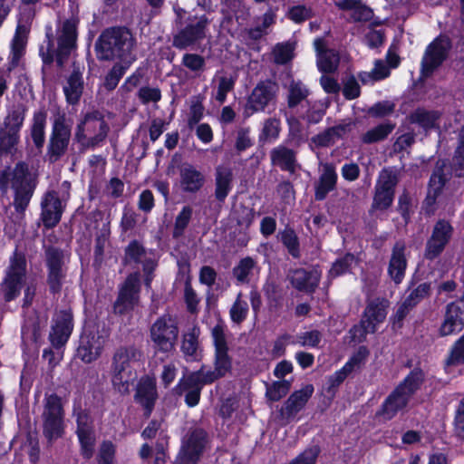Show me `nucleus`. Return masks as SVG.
I'll return each instance as SVG.
<instances>
[{"label":"nucleus","mask_w":464,"mask_h":464,"mask_svg":"<svg viewBox=\"0 0 464 464\" xmlns=\"http://www.w3.org/2000/svg\"><path fill=\"white\" fill-rule=\"evenodd\" d=\"M38 183V176L33 173L25 161H18L14 169L0 170V191L6 193L9 187L14 191L13 206L20 218L29 206Z\"/></svg>","instance_id":"nucleus-1"},{"label":"nucleus","mask_w":464,"mask_h":464,"mask_svg":"<svg viewBox=\"0 0 464 464\" xmlns=\"http://www.w3.org/2000/svg\"><path fill=\"white\" fill-rule=\"evenodd\" d=\"M27 261L25 254L15 248L9 258L8 266L5 269V277L0 285V293L5 302H11L19 296L24 287V306H30L37 290L34 279L26 281Z\"/></svg>","instance_id":"nucleus-2"},{"label":"nucleus","mask_w":464,"mask_h":464,"mask_svg":"<svg viewBox=\"0 0 464 464\" xmlns=\"http://www.w3.org/2000/svg\"><path fill=\"white\" fill-rule=\"evenodd\" d=\"M135 39L126 27H111L104 30L95 44L99 60L119 59L122 63L130 65L135 60L133 53Z\"/></svg>","instance_id":"nucleus-3"},{"label":"nucleus","mask_w":464,"mask_h":464,"mask_svg":"<svg viewBox=\"0 0 464 464\" xmlns=\"http://www.w3.org/2000/svg\"><path fill=\"white\" fill-rule=\"evenodd\" d=\"M78 21L74 18L66 19L61 23L56 30L57 46L52 29L46 33V45L40 48V55L45 64H51L54 60L59 67H63L71 53L76 48Z\"/></svg>","instance_id":"nucleus-4"},{"label":"nucleus","mask_w":464,"mask_h":464,"mask_svg":"<svg viewBox=\"0 0 464 464\" xmlns=\"http://www.w3.org/2000/svg\"><path fill=\"white\" fill-rule=\"evenodd\" d=\"M143 353L134 344L117 347L111 357V378L113 389L121 395L129 394L132 385L131 364L140 362Z\"/></svg>","instance_id":"nucleus-5"},{"label":"nucleus","mask_w":464,"mask_h":464,"mask_svg":"<svg viewBox=\"0 0 464 464\" xmlns=\"http://www.w3.org/2000/svg\"><path fill=\"white\" fill-rule=\"evenodd\" d=\"M424 381V372L416 368L400 382L384 400L378 415L389 420L400 411L405 410L413 394L420 389Z\"/></svg>","instance_id":"nucleus-6"},{"label":"nucleus","mask_w":464,"mask_h":464,"mask_svg":"<svg viewBox=\"0 0 464 464\" xmlns=\"http://www.w3.org/2000/svg\"><path fill=\"white\" fill-rule=\"evenodd\" d=\"M110 125L104 115L98 110L82 115L74 129V140L82 150L102 146L110 132Z\"/></svg>","instance_id":"nucleus-7"},{"label":"nucleus","mask_w":464,"mask_h":464,"mask_svg":"<svg viewBox=\"0 0 464 464\" xmlns=\"http://www.w3.org/2000/svg\"><path fill=\"white\" fill-rule=\"evenodd\" d=\"M64 417L63 399L54 392L44 394L41 414L43 435L52 445L64 434Z\"/></svg>","instance_id":"nucleus-8"},{"label":"nucleus","mask_w":464,"mask_h":464,"mask_svg":"<svg viewBox=\"0 0 464 464\" xmlns=\"http://www.w3.org/2000/svg\"><path fill=\"white\" fill-rule=\"evenodd\" d=\"M389 306L390 302L384 297L367 298L360 323L350 330L352 340L362 343L368 334H374L378 325L385 321Z\"/></svg>","instance_id":"nucleus-9"},{"label":"nucleus","mask_w":464,"mask_h":464,"mask_svg":"<svg viewBox=\"0 0 464 464\" xmlns=\"http://www.w3.org/2000/svg\"><path fill=\"white\" fill-rule=\"evenodd\" d=\"M71 183L63 181L59 190L46 191L41 200V220L47 229L53 228L61 221L66 204L70 198Z\"/></svg>","instance_id":"nucleus-10"},{"label":"nucleus","mask_w":464,"mask_h":464,"mask_svg":"<svg viewBox=\"0 0 464 464\" xmlns=\"http://www.w3.org/2000/svg\"><path fill=\"white\" fill-rule=\"evenodd\" d=\"M214 347V369L205 370L202 366L198 372H202V375L206 378V382L210 383L223 378L231 371L232 359L228 355V347L227 343V337L223 325L217 324L212 328L211 331Z\"/></svg>","instance_id":"nucleus-11"},{"label":"nucleus","mask_w":464,"mask_h":464,"mask_svg":"<svg viewBox=\"0 0 464 464\" xmlns=\"http://www.w3.org/2000/svg\"><path fill=\"white\" fill-rule=\"evenodd\" d=\"M72 136V128L65 112L58 111L53 120L46 155L50 162L54 163L68 150Z\"/></svg>","instance_id":"nucleus-12"},{"label":"nucleus","mask_w":464,"mask_h":464,"mask_svg":"<svg viewBox=\"0 0 464 464\" xmlns=\"http://www.w3.org/2000/svg\"><path fill=\"white\" fill-rule=\"evenodd\" d=\"M279 86L271 80L260 81L252 89L243 107L244 118H249L255 113L264 112L274 106L277 100Z\"/></svg>","instance_id":"nucleus-13"},{"label":"nucleus","mask_w":464,"mask_h":464,"mask_svg":"<svg viewBox=\"0 0 464 464\" xmlns=\"http://www.w3.org/2000/svg\"><path fill=\"white\" fill-rule=\"evenodd\" d=\"M398 181L397 173L393 169L385 168L381 170L374 188L372 202L369 209L370 215H374L377 211H384L392 206Z\"/></svg>","instance_id":"nucleus-14"},{"label":"nucleus","mask_w":464,"mask_h":464,"mask_svg":"<svg viewBox=\"0 0 464 464\" xmlns=\"http://www.w3.org/2000/svg\"><path fill=\"white\" fill-rule=\"evenodd\" d=\"M208 444V438L204 430L196 428L189 430L182 439L174 464H198Z\"/></svg>","instance_id":"nucleus-15"},{"label":"nucleus","mask_w":464,"mask_h":464,"mask_svg":"<svg viewBox=\"0 0 464 464\" xmlns=\"http://www.w3.org/2000/svg\"><path fill=\"white\" fill-rule=\"evenodd\" d=\"M179 328L169 316L158 318L150 327V339L155 349L163 353L171 352L176 344Z\"/></svg>","instance_id":"nucleus-16"},{"label":"nucleus","mask_w":464,"mask_h":464,"mask_svg":"<svg viewBox=\"0 0 464 464\" xmlns=\"http://www.w3.org/2000/svg\"><path fill=\"white\" fill-rule=\"evenodd\" d=\"M45 265L47 268L46 280L50 291L53 294L59 293L67 275L63 251L54 246H48L45 249Z\"/></svg>","instance_id":"nucleus-17"},{"label":"nucleus","mask_w":464,"mask_h":464,"mask_svg":"<svg viewBox=\"0 0 464 464\" xmlns=\"http://www.w3.org/2000/svg\"><path fill=\"white\" fill-rule=\"evenodd\" d=\"M452 47L451 40L446 35L435 38L426 48L421 60V73L428 77L448 58Z\"/></svg>","instance_id":"nucleus-18"},{"label":"nucleus","mask_w":464,"mask_h":464,"mask_svg":"<svg viewBox=\"0 0 464 464\" xmlns=\"http://www.w3.org/2000/svg\"><path fill=\"white\" fill-rule=\"evenodd\" d=\"M140 276L139 272L130 274L119 288L118 297L113 309L116 314H123L132 311L140 302Z\"/></svg>","instance_id":"nucleus-19"},{"label":"nucleus","mask_w":464,"mask_h":464,"mask_svg":"<svg viewBox=\"0 0 464 464\" xmlns=\"http://www.w3.org/2000/svg\"><path fill=\"white\" fill-rule=\"evenodd\" d=\"M109 334L105 331L87 330L81 335L77 356L85 363L96 361L102 354Z\"/></svg>","instance_id":"nucleus-20"},{"label":"nucleus","mask_w":464,"mask_h":464,"mask_svg":"<svg viewBox=\"0 0 464 464\" xmlns=\"http://www.w3.org/2000/svg\"><path fill=\"white\" fill-rule=\"evenodd\" d=\"M210 20L206 15L195 16L190 22L173 36L172 45L179 50L186 49L202 41L207 35Z\"/></svg>","instance_id":"nucleus-21"},{"label":"nucleus","mask_w":464,"mask_h":464,"mask_svg":"<svg viewBox=\"0 0 464 464\" xmlns=\"http://www.w3.org/2000/svg\"><path fill=\"white\" fill-rule=\"evenodd\" d=\"M210 384L206 382L202 372H193L184 376L176 387L177 393L185 395V402L188 407L196 406L199 400L204 385Z\"/></svg>","instance_id":"nucleus-22"},{"label":"nucleus","mask_w":464,"mask_h":464,"mask_svg":"<svg viewBox=\"0 0 464 464\" xmlns=\"http://www.w3.org/2000/svg\"><path fill=\"white\" fill-rule=\"evenodd\" d=\"M452 230L451 225L446 220H439L436 223L426 243L424 256L427 259L433 260L442 253L452 236Z\"/></svg>","instance_id":"nucleus-23"},{"label":"nucleus","mask_w":464,"mask_h":464,"mask_svg":"<svg viewBox=\"0 0 464 464\" xmlns=\"http://www.w3.org/2000/svg\"><path fill=\"white\" fill-rule=\"evenodd\" d=\"M72 314L70 311H60L53 318L49 340L55 348H60L68 341L72 331Z\"/></svg>","instance_id":"nucleus-24"},{"label":"nucleus","mask_w":464,"mask_h":464,"mask_svg":"<svg viewBox=\"0 0 464 464\" xmlns=\"http://www.w3.org/2000/svg\"><path fill=\"white\" fill-rule=\"evenodd\" d=\"M84 66L73 63L72 70L65 79L63 91L70 105H77L84 91Z\"/></svg>","instance_id":"nucleus-25"},{"label":"nucleus","mask_w":464,"mask_h":464,"mask_svg":"<svg viewBox=\"0 0 464 464\" xmlns=\"http://www.w3.org/2000/svg\"><path fill=\"white\" fill-rule=\"evenodd\" d=\"M314 47L316 53V64L318 70L324 73L334 72L340 63L339 53L328 48L324 38L319 37L314 41Z\"/></svg>","instance_id":"nucleus-26"},{"label":"nucleus","mask_w":464,"mask_h":464,"mask_svg":"<svg viewBox=\"0 0 464 464\" xmlns=\"http://www.w3.org/2000/svg\"><path fill=\"white\" fill-rule=\"evenodd\" d=\"M135 401L144 410V416L149 418L158 399L156 379L150 376L142 377L137 386Z\"/></svg>","instance_id":"nucleus-27"},{"label":"nucleus","mask_w":464,"mask_h":464,"mask_svg":"<svg viewBox=\"0 0 464 464\" xmlns=\"http://www.w3.org/2000/svg\"><path fill=\"white\" fill-rule=\"evenodd\" d=\"M338 176L332 163L321 164L318 180L314 184V199L322 201L336 188Z\"/></svg>","instance_id":"nucleus-28"},{"label":"nucleus","mask_w":464,"mask_h":464,"mask_svg":"<svg viewBox=\"0 0 464 464\" xmlns=\"http://www.w3.org/2000/svg\"><path fill=\"white\" fill-rule=\"evenodd\" d=\"M179 184L181 190L186 193H197L205 185V175L195 166L183 163L179 169Z\"/></svg>","instance_id":"nucleus-29"},{"label":"nucleus","mask_w":464,"mask_h":464,"mask_svg":"<svg viewBox=\"0 0 464 464\" xmlns=\"http://www.w3.org/2000/svg\"><path fill=\"white\" fill-rule=\"evenodd\" d=\"M464 328V311L452 302L446 306L444 320L440 327V336H448L459 333Z\"/></svg>","instance_id":"nucleus-30"},{"label":"nucleus","mask_w":464,"mask_h":464,"mask_svg":"<svg viewBox=\"0 0 464 464\" xmlns=\"http://www.w3.org/2000/svg\"><path fill=\"white\" fill-rule=\"evenodd\" d=\"M321 278V272L316 268L306 270L297 268L290 272L289 279L292 285L306 293H313L317 288Z\"/></svg>","instance_id":"nucleus-31"},{"label":"nucleus","mask_w":464,"mask_h":464,"mask_svg":"<svg viewBox=\"0 0 464 464\" xmlns=\"http://www.w3.org/2000/svg\"><path fill=\"white\" fill-rule=\"evenodd\" d=\"M406 244L403 241H397L392 249L388 266V274L392 281L400 284L405 275L407 267V258L405 255Z\"/></svg>","instance_id":"nucleus-32"},{"label":"nucleus","mask_w":464,"mask_h":464,"mask_svg":"<svg viewBox=\"0 0 464 464\" xmlns=\"http://www.w3.org/2000/svg\"><path fill=\"white\" fill-rule=\"evenodd\" d=\"M313 392V385L307 384L301 390L292 393L281 409V415L287 419L294 417L304 407Z\"/></svg>","instance_id":"nucleus-33"},{"label":"nucleus","mask_w":464,"mask_h":464,"mask_svg":"<svg viewBox=\"0 0 464 464\" xmlns=\"http://www.w3.org/2000/svg\"><path fill=\"white\" fill-rule=\"evenodd\" d=\"M28 108L24 102L14 103L7 109L0 129L20 134Z\"/></svg>","instance_id":"nucleus-34"},{"label":"nucleus","mask_w":464,"mask_h":464,"mask_svg":"<svg viewBox=\"0 0 464 464\" xmlns=\"http://www.w3.org/2000/svg\"><path fill=\"white\" fill-rule=\"evenodd\" d=\"M215 198L219 202H224L233 187L234 175L228 166L218 165L215 169Z\"/></svg>","instance_id":"nucleus-35"},{"label":"nucleus","mask_w":464,"mask_h":464,"mask_svg":"<svg viewBox=\"0 0 464 464\" xmlns=\"http://www.w3.org/2000/svg\"><path fill=\"white\" fill-rule=\"evenodd\" d=\"M270 160L273 166L282 170L295 173L297 167L296 152L284 145L275 147L270 151Z\"/></svg>","instance_id":"nucleus-36"},{"label":"nucleus","mask_w":464,"mask_h":464,"mask_svg":"<svg viewBox=\"0 0 464 464\" xmlns=\"http://www.w3.org/2000/svg\"><path fill=\"white\" fill-rule=\"evenodd\" d=\"M339 10L351 11V19L353 22H367L372 17V10L362 0H338L334 2Z\"/></svg>","instance_id":"nucleus-37"},{"label":"nucleus","mask_w":464,"mask_h":464,"mask_svg":"<svg viewBox=\"0 0 464 464\" xmlns=\"http://www.w3.org/2000/svg\"><path fill=\"white\" fill-rule=\"evenodd\" d=\"M367 353L366 348L361 347L356 355L353 356L341 370L329 377V388L338 387L356 367H359Z\"/></svg>","instance_id":"nucleus-38"},{"label":"nucleus","mask_w":464,"mask_h":464,"mask_svg":"<svg viewBox=\"0 0 464 464\" xmlns=\"http://www.w3.org/2000/svg\"><path fill=\"white\" fill-rule=\"evenodd\" d=\"M256 270H258L257 261L251 256H246L233 267L232 275L237 284L246 285L250 282Z\"/></svg>","instance_id":"nucleus-39"},{"label":"nucleus","mask_w":464,"mask_h":464,"mask_svg":"<svg viewBox=\"0 0 464 464\" xmlns=\"http://www.w3.org/2000/svg\"><path fill=\"white\" fill-rule=\"evenodd\" d=\"M46 119L47 112L44 110L34 112L30 135L37 149H42L45 141Z\"/></svg>","instance_id":"nucleus-40"},{"label":"nucleus","mask_w":464,"mask_h":464,"mask_svg":"<svg viewBox=\"0 0 464 464\" xmlns=\"http://www.w3.org/2000/svg\"><path fill=\"white\" fill-rule=\"evenodd\" d=\"M345 133V126L337 125L330 127L324 131L318 133L311 139V143L317 148H324L333 146L335 141L341 139Z\"/></svg>","instance_id":"nucleus-41"},{"label":"nucleus","mask_w":464,"mask_h":464,"mask_svg":"<svg viewBox=\"0 0 464 464\" xmlns=\"http://www.w3.org/2000/svg\"><path fill=\"white\" fill-rule=\"evenodd\" d=\"M439 118L440 113L438 111L419 108L412 111L407 117V120L410 123L418 124L424 130H430L436 127Z\"/></svg>","instance_id":"nucleus-42"},{"label":"nucleus","mask_w":464,"mask_h":464,"mask_svg":"<svg viewBox=\"0 0 464 464\" xmlns=\"http://www.w3.org/2000/svg\"><path fill=\"white\" fill-rule=\"evenodd\" d=\"M224 13H230L236 21L242 24L247 22L251 16L250 7L245 4V0H220Z\"/></svg>","instance_id":"nucleus-43"},{"label":"nucleus","mask_w":464,"mask_h":464,"mask_svg":"<svg viewBox=\"0 0 464 464\" xmlns=\"http://www.w3.org/2000/svg\"><path fill=\"white\" fill-rule=\"evenodd\" d=\"M309 89L301 82L292 80L287 86V106L294 109L309 96Z\"/></svg>","instance_id":"nucleus-44"},{"label":"nucleus","mask_w":464,"mask_h":464,"mask_svg":"<svg viewBox=\"0 0 464 464\" xmlns=\"http://www.w3.org/2000/svg\"><path fill=\"white\" fill-rule=\"evenodd\" d=\"M213 81L218 82L215 100L222 104L227 100V93L234 90L237 77L227 72H218Z\"/></svg>","instance_id":"nucleus-45"},{"label":"nucleus","mask_w":464,"mask_h":464,"mask_svg":"<svg viewBox=\"0 0 464 464\" xmlns=\"http://www.w3.org/2000/svg\"><path fill=\"white\" fill-rule=\"evenodd\" d=\"M395 124L384 122L370 129L361 136V141L364 144H372L384 140L394 130Z\"/></svg>","instance_id":"nucleus-46"},{"label":"nucleus","mask_w":464,"mask_h":464,"mask_svg":"<svg viewBox=\"0 0 464 464\" xmlns=\"http://www.w3.org/2000/svg\"><path fill=\"white\" fill-rule=\"evenodd\" d=\"M277 238L287 249L289 255H291L294 258L300 257L301 255L299 238L293 228L286 227L285 229L279 231L277 234Z\"/></svg>","instance_id":"nucleus-47"},{"label":"nucleus","mask_w":464,"mask_h":464,"mask_svg":"<svg viewBox=\"0 0 464 464\" xmlns=\"http://www.w3.org/2000/svg\"><path fill=\"white\" fill-rule=\"evenodd\" d=\"M20 134L0 129V159L3 156H14L18 151Z\"/></svg>","instance_id":"nucleus-48"},{"label":"nucleus","mask_w":464,"mask_h":464,"mask_svg":"<svg viewBox=\"0 0 464 464\" xmlns=\"http://www.w3.org/2000/svg\"><path fill=\"white\" fill-rule=\"evenodd\" d=\"M248 310V304L243 299V294L239 292L229 310L231 321L236 324H241L246 319Z\"/></svg>","instance_id":"nucleus-49"},{"label":"nucleus","mask_w":464,"mask_h":464,"mask_svg":"<svg viewBox=\"0 0 464 464\" xmlns=\"http://www.w3.org/2000/svg\"><path fill=\"white\" fill-rule=\"evenodd\" d=\"M314 12L311 6L305 5H296L291 6L287 13L286 17L295 24H303L305 21L313 18Z\"/></svg>","instance_id":"nucleus-50"},{"label":"nucleus","mask_w":464,"mask_h":464,"mask_svg":"<svg viewBox=\"0 0 464 464\" xmlns=\"http://www.w3.org/2000/svg\"><path fill=\"white\" fill-rule=\"evenodd\" d=\"M76 434L81 445L82 456L85 459H90L94 453V446L96 441L94 430L84 431Z\"/></svg>","instance_id":"nucleus-51"},{"label":"nucleus","mask_w":464,"mask_h":464,"mask_svg":"<svg viewBox=\"0 0 464 464\" xmlns=\"http://www.w3.org/2000/svg\"><path fill=\"white\" fill-rule=\"evenodd\" d=\"M199 328L194 326L192 329L183 335L181 350L185 355H195L198 348Z\"/></svg>","instance_id":"nucleus-52"},{"label":"nucleus","mask_w":464,"mask_h":464,"mask_svg":"<svg viewBox=\"0 0 464 464\" xmlns=\"http://www.w3.org/2000/svg\"><path fill=\"white\" fill-rule=\"evenodd\" d=\"M182 65L199 76L205 71V58L197 53H185L182 57Z\"/></svg>","instance_id":"nucleus-53"},{"label":"nucleus","mask_w":464,"mask_h":464,"mask_svg":"<svg viewBox=\"0 0 464 464\" xmlns=\"http://www.w3.org/2000/svg\"><path fill=\"white\" fill-rule=\"evenodd\" d=\"M129 66L125 63L114 64L105 77V89L108 91L114 90Z\"/></svg>","instance_id":"nucleus-54"},{"label":"nucleus","mask_w":464,"mask_h":464,"mask_svg":"<svg viewBox=\"0 0 464 464\" xmlns=\"http://www.w3.org/2000/svg\"><path fill=\"white\" fill-rule=\"evenodd\" d=\"M291 388V382L286 380L273 382L266 388V395L268 400L277 401L287 394Z\"/></svg>","instance_id":"nucleus-55"},{"label":"nucleus","mask_w":464,"mask_h":464,"mask_svg":"<svg viewBox=\"0 0 464 464\" xmlns=\"http://www.w3.org/2000/svg\"><path fill=\"white\" fill-rule=\"evenodd\" d=\"M204 105L199 97H194L191 100L189 111L188 115V126L192 130L203 118Z\"/></svg>","instance_id":"nucleus-56"},{"label":"nucleus","mask_w":464,"mask_h":464,"mask_svg":"<svg viewBox=\"0 0 464 464\" xmlns=\"http://www.w3.org/2000/svg\"><path fill=\"white\" fill-rule=\"evenodd\" d=\"M264 293L271 308L277 309L282 305L283 295L280 287L274 282H266Z\"/></svg>","instance_id":"nucleus-57"},{"label":"nucleus","mask_w":464,"mask_h":464,"mask_svg":"<svg viewBox=\"0 0 464 464\" xmlns=\"http://www.w3.org/2000/svg\"><path fill=\"white\" fill-rule=\"evenodd\" d=\"M192 216V208L189 206H185L179 213L175 219L173 237H179L183 235L184 230L188 227Z\"/></svg>","instance_id":"nucleus-58"},{"label":"nucleus","mask_w":464,"mask_h":464,"mask_svg":"<svg viewBox=\"0 0 464 464\" xmlns=\"http://www.w3.org/2000/svg\"><path fill=\"white\" fill-rule=\"evenodd\" d=\"M116 447L111 440L102 442L97 456V464H115Z\"/></svg>","instance_id":"nucleus-59"},{"label":"nucleus","mask_w":464,"mask_h":464,"mask_svg":"<svg viewBox=\"0 0 464 464\" xmlns=\"http://www.w3.org/2000/svg\"><path fill=\"white\" fill-rule=\"evenodd\" d=\"M355 263V256L352 254H346L344 256L337 259L332 266L329 274L333 277L339 276L346 273L353 264Z\"/></svg>","instance_id":"nucleus-60"},{"label":"nucleus","mask_w":464,"mask_h":464,"mask_svg":"<svg viewBox=\"0 0 464 464\" xmlns=\"http://www.w3.org/2000/svg\"><path fill=\"white\" fill-rule=\"evenodd\" d=\"M145 256L144 247L137 241H132L125 249L124 263H140Z\"/></svg>","instance_id":"nucleus-61"},{"label":"nucleus","mask_w":464,"mask_h":464,"mask_svg":"<svg viewBox=\"0 0 464 464\" xmlns=\"http://www.w3.org/2000/svg\"><path fill=\"white\" fill-rule=\"evenodd\" d=\"M320 454V448L316 445L305 449L302 453L293 459L288 464H316Z\"/></svg>","instance_id":"nucleus-62"},{"label":"nucleus","mask_w":464,"mask_h":464,"mask_svg":"<svg viewBox=\"0 0 464 464\" xmlns=\"http://www.w3.org/2000/svg\"><path fill=\"white\" fill-rule=\"evenodd\" d=\"M280 121L276 118H268L265 121L261 138L266 140H276L280 132Z\"/></svg>","instance_id":"nucleus-63"},{"label":"nucleus","mask_w":464,"mask_h":464,"mask_svg":"<svg viewBox=\"0 0 464 464\" xmlns=\"http://www.w3.org/2000/svg\"><path fill=\"white\" fill-rule=\"evenodd\" d=\"M322 336V333L318 330H312L299 334L295 343L304 347H316L320 343Z\"/></svg>","instance_id":"nucleus-64"}]
</instances>
